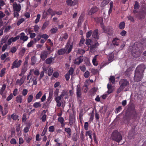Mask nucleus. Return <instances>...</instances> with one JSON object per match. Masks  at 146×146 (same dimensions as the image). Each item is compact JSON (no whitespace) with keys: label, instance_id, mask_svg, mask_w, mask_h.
<instances>
[{"label":"nucleus","instance_id":"f704fd0d","mask_svg":"<svg viewBox=\"0 0 146 146\" xmlns=\"http://www.w3.org/2000/svg\"><path fill=\"white\" fill-rule=\"evenodd\" d=\"M110 0H104L101 3V7H104L107 4H108L110 2Z\"/></svg>","mask_w":146,"mask_h":146},{"label":"nucleus","instance_id":"2f4dec72","mask_svg":"<svg viewBox=\"0 0 146 146\" xmlns=\"http://www.w3.org/2000/svg\"><path fill=\"white\" fill-rule=\"evenodd\" d=\"M42 104L40 102H35L33 104V106L35 108H40Z\"/></svg>","mask_w":146,"mask_h":146},{"label":"nucleus","instance_id":"69168bd1","mask_svg":"<svg viewBox=\"0 0 146 146\" xmlns=\"http://www.w3.org/2000/svg\"><path fill=\"white\" fill-rule=\"evenodd\" d=\"M17 49L15 47H14L11 48L10 52L12 53H15L17 51Z\"/></svg>","mask_w":146,"mask_h":146},{"label":"nucleus","instance_id":"a211bd4d","mask_svg":"<svg viewBox=\"0 0 146 146\" xmlns=\"http://www.w3.org/2000/svg\"><path fill=\"white\" fill-rule=\"evenodd\" d=\"M81 92L80 86L78 85L76 89V95L78 98H80L81 95Z\"/></svg>","mask_w":146,"mask_h":146},{"label":"nucleus","instance_id":"aec40b11","mask_svg":"<svg viewBox=\"0 0 146 146\" xmlns=\"http://www.w3.org/2000/svg\"><path fill=\"white\" fill-rule=\"evenodd\" d=\"M98 31V29L95 30L92 34V37L98 40L99 39Z\"/></svg>","mask_w":146,"mask_h":146},{"label":"nucleus","instance_id":"4be33fe9","mask_svg":"<svg viewBox=\"0 0 146 146\" xmlns=\"http://www.w3.org/2000/svg\"><path fill=\"white\" fill-rule=\"evenodd\" d=\"M27 66H23L22 68L21 73L19 74V76H22L23 75L27 70Z\"/></svg>","mask_w":146,"mask_h":146},{"label":"nucleus","instance_id":"4468645a","mask_svg":"<svg viewBox=\"0 0 146 146\" xmlns=\"http://www.w3.org/2000/svg\"><path fill=\"white\" fill-rule=\"evenodd\" d=\"M94 21L97 23H99L100 24L101 28H103V18L101 17H95L94 18Z\"/></svg>","mask_w":146,"mask_h":146},{"label":"nucleus","instance_id":"58836bf2","mask_svg":"<svg viewBox=\"0 0 146 146\" xmlns=\"http://www.w3.org/2000/svg\"><path fill=\"white\" fill-rule=\"evenodd\" d=\"M33 95H30L27 98V102L28 103H30L33 100Z\"/></svg>","mask_w":146,"mask_h":146},{"label":"nucleus","instance_id":"09e8293b","mask_svg":"<svg viewBox=\"0 0 146 146\" xmlns=\"http://www.w3.org/2000/svg\"><path fill=\"white\" fill-rule=\"evenodd\" d=\"M13 16L14 17L18 18L19 16V13L20 11H13Z\"/></svg>","mask_w":146,"mask_h":146},{"label":"nucleus","instance_id":"bb28decb","mask_svg":"<svg viewBox=\"0 0 146 146\" xmlns=\"http://www.w3.org/2000/svg\"><path fill=\"white\" fill-rule=\"evenodd\" d=\"M112 43L115 46H118L119 45V39L117 38H114L112 40Z\"/></svg>","mask_w":146,"mask_h":146},{"label":"nucleus","instance_id":"680f3d73","mask_svg":"<svg viewBox=\"0 0 146 146\" xmlns=\"http://www.w3.org/2000/svg\"><path fill=\"white\" fill-rule=\"evenodd\" d=\"M74 71V69L72 67L70 68L69 70L68 71V74L71 75H72Z\"/></svg>","mask_w":146,"mask_h":146},{"label":"nucleus","instance_id":"f3484780","mask_svg":"<svg viewBox=\"0 0 146 146\" xmlns=\"http://www.w3.org/2000/svg\"><path fill=\"white\" fill-rule=\"evenodd\" d=\"M24 139L27 143H29L32 139V137L29 136L28 134H24Z\"/></svg>","mask_w":146,"mask_h":146},{"label":"nucleus","instance_id":"052dcab7","mask_svg":"<svg viewBox=\"0 0 146 146\" xmlns=\"http://www.w3.org/2000/svg\"><path fill=\"white\" fill-rule=\"evenodd\" d=\"M36 62V58L35 56H33L31 58V64L34 65Z\"/></svg>","mask_w":146,"mask_h":146},{"label":"nucleus","instance_id":"f03ea898","mask_svg":"<svg viewBox=\"0 0 146 146\" xmlns=\"http://www.w3.org/2000/svg\"><path fill=\"white\" fill-rule=\"evenodd\" d=\"M142 44L140 42H136L133 46L132 50V56L135 58L139 57L143 50Z\"/></svg>","mask_w":146,"mask_h":146},{"label":"nucleus","instance_id":"6e6552de","mask_svg":"<svg viewBox=\"0 0 146 146\" xmlns=\"http://www.w3.org/2000/svg\"><path fill=\"white\" fill-rule=\"evenodd\" d=\"M51 52V51H48L46 50L42 51L40 56V57L43 61L47 57L48 55Z\"/></svg>","mask_w":146,"mask_h":146},{"label":"nucleus","instance_id":"de8ad7c7","mask_svg":"<svg viewBox=\"0 0 146 146\" xmlns=\"http://www.w3.org/2000/svg\"><path fill=\"white\" fill-rule=\"evenodd\" d=\"M29 58L28 56L26 57L25 61L24 62L23 65V66H27Z\"/></svg>","mask_w":146,"mask_h":146},{"label":"nucleus","instance_id":"13d9d810","mask_svg":"<svg viewBox=\"0 0 146 146\" xmlns=\"http://www.w3.org/2000/svg\"><path fill=\"white\" fill-rule=\"evenodd\" d=\"M41 38H43L46 40L48 38L49 36L46 34H44L41 35Z\"/></svg>","mask_w":146,"mask_h":146},{"label":"nucleus","instance_id":"393cba45","mask_svg":"<svg viewBox=\"0 0 146 146\" xmlns=\"http://www.w3.org/2000/svg\"><path fill=\"white\" fill-rule=\"evenodd\" d=\"M64 131L68 133V137L70 138L71 135V130L69 127L65 128Z\"/></svg>","mask_w":146,"mask_h":146},{"label":"nucleus","instance_id":"bf43d9fd","mask_svg":"<svg viewBox=\"0 0 146 146\" xmlns=\"http://www.w3.org/2000/svg\"><path fill=\"white\" fill-rule=\"evenodd\" d=\"M83 21V18L82 16H80L78 21V24H80Z\"/></svg>","mask_w":146,"mask_h":146},{"label":"nucleus","instance_id":"4c0bfd02","mask_svg":"<svg viewBox=\"0 0 146 146\" xmlns=\"http://www.w3.org/2000/svg\"><path fill=\"white\" fill-rule=\"evenodd\" d=\"M11 118L14 120H16L19 117V116L15 113H13L11 115Z\"/></svg>","mask_w":146,"mask_h":146},{"label":"nucleus","instance_id":"39448f33","mask_svg":"<svg viewBox=\"0 0 146 146\" xmlns=\"http://www.w3.org/2000/svg\"><path fill=\"white\" fill-rule=\"evenodd\" d=\"M103 28H102L104 33H106L108 35H113V28L111 27L108 26L105 27L103 25Z\"/></svg>","mask_w":146,"mask_h":146},{"label":"nucleus","instance_id":"4d7b16f0","mask_svg":"<svg viewBox=\"0 0 146 146\" xmlns=\"http://www.w3.org/2000/svg\"><path fill=\"white\" fill-rule=\"evenodd\" d=\"M11 38L13 42H15L19 38L20 36L19 35H18L15 37H12Z\"/></svg>","mask_w":146,"mask_h":146},{"label":"nucleus","instance_id":"864d4df0","mask_svg":"<svg viewBox=\"0 0 146 146\" xmlns=\"http://www.w3.org/2000/svg\"><path fill=\"white\" fill-rule=\"evenodd\" d=\"M25 20L24 18H21L19 20L17 21V26L23 23L24 21Z\"/></svg>","mask_w":146,"mask_h":146},{"label":"nucleus","instance_id":"412c9836","mask_svg":"<svg viewBox=\"0 0 146 146\" xmlns=\"http://www.w3.org/2000/svg\"><path fill=\"white\" fill-rule=\"evenodd\" d=\"M83 59L81 58V56L75 59L74 63L75 64L79 65L83 61Z\"/></svg>","mask_w":146,"mask_h":146},{"label":"nucleus","instance_id":"f8f14e48","mask_svg":"<svg viewBox=\"0 0 146 146\" xmlns=\"http://www.w3.org/2000/svg\"><path fill=\"white\" fill-rule=\"evenodd\" d=\"M13 11H20L21 9V5L17 4L16 2H14L13 4Z\"/></svg>","mask_w":146,"mask_h":146},{"label":"nucleus","instance_id":"b1692460","mask_svg":"<svg viewBox=\"0 0 146 146\" xmlns=\"http://www.w3.org/2000/svg\"><path fill=\"white\" fill-rule=\"evenodd\" d=\"M54 60V58L50 57L46 59L45 60V62L47 64H50Z\"/></svg>","mask_w":146,"mask_h":146},{"label":"nucleus","instance_id":"e433bc0d","mask_svg":"<svg viewBox=\"0 0 146 146\" xmlns=\"http://www.w3.org/2000/svg\"><path fill=\"white\" fill-rule=\"evenodd\" d=\"M64 119L62 117H60L58 118V121L60 122L61 124L62 125V127L64 126L65 124L64 123Z\"/></svg>","mask_w":146,"mask_h":146},{"label":"nucleus","instance_id":"8fccbe9b","mask_svg":"<svg viewBox=\"0 0 146 146\" xmlns=\"http://www.w3.org/2000/svg\"><path fill=\"white\" fill-rule=\"evenodd\" d=\"M48 128L47 127H45L43 131H42V133L41 134V136H44L45 135L47 131Z\"/></svg>","mask_w":146,"mask_h":146},{"label":"nucleus","instance_id":"6e6d98bb","mask_svg":"<svg viewBox=\"0 0 146 146\" xmlns=\"http://www.w3.org/2000/svg\"><path fill=\"white\" fill-rule=\"evenodd\" d=\"M91 40L89 38H87L86 40V44L87 46L91 45Z\"/></svg>","mask_w":146,"mask_h":146},{"label":"nucleus","instance_id":"3c124183","mask_svg":"<svg viewBox=\"0 0 146 146\" xmlns=\"http://www.w3.org/2000/svg\"><path fill=\"white\" fill-rule=\"evenodd\" d=\"M42 94V93L41 91H39L36 95L35 96V98L36 99H39L40 98Z\"/></svg>","mask_w":146,"mask_h":146},{"label":"nucleus","instance_id":"37998d69","mask_svg":"<svg viewBox=\"0 0 146 146\" xmlns=\"http://www.w3.org/2000/svg\"><path fill=\"white\" fill-rule=\"evenodd\" d=\"M49 24V22L48 21H46L44 23L42 27V29L44 30L48 26Z\"/></svg>","mask_w":146,"mask_h":146},{"label":"nucleus","instance_id":"f257e3e1","mask_svg":"<svg viewBox=\"0 0 146 146\" xmlns=\"http://www.w3.org/2000/svg\"><path fill=\"white\" fill-rule=\"evenodd\" d=\"M145 68V65L143 64H141L138 66L134 73V80L135 81L138 82L141 80L143 77V73Z\"/></svg>","mask_w":146,"mask_h":146},{"label":"nucleus","instance_id":"9d476101","mask_svg":"<svg viewBox=\"0 0 146 146\" xmlns=\"http://www.w3.org/2000/svg\"><path fill=\"white\" fill-rule=\"evenodd\" d=\"M98 8L96 6H93L89 11L88 13V15H91L94 14L98 11Z\"/></svg>","mask_w":146,"mask_h":146},{"label":"nucleus","instance_id":"2eb2a0df","mask_svg":"<svg viewBox=\"0 0 146 146\" xmlns=\"http://www.w3.org/2000/svg\"><path fill=\"white\" fill-rule=\"evenodd\" d=\"M135 130L134 129H132L129 132L128 134L129 138L130 139H134L135 137Z\"/></svg>","mask_w":146,"mask_h":146},{"label":"nucleus","instance_id":"e2e57ef3","mask_svg":"<svg viewBox=\"0 0 146 146\" xmlns=\"http://www.w3.org/2000/svg\"><path fill=\"white\" fill-rule=\"evenodd\" d=\"M28 90L27 89H25L23 90L22 91V95L24 96H26L27 94Z\"/></svg>","mask_w":146,"mask_h":146},{"label":"nucleus","instance_id":"ea45409f","mask_svg":"<svg viewBox=\"0 0 146 146\" xmlns=\"http://www.w3.org/2000/svg\"><path fill=\"white\" fill-rule=\"evenodd\" d=\"M92 131L91 130H89L86 132V136H89L90 138L92 139Z\"/></svg>","mask_w":146,"mask_h":146},{"label":"nucleus","instance_id":"7ed1b4c3","mask_svg":"<svg viewBox=\"0 0 146 146\" xmlns=\"http://www.w3.org/2000/svg\"><path fill=\"white\" fill-rule=\"evenodd\" d=\"M126 114L130 118L136 119L137 117V114L135 109L134 105L132 103H130L128 106Z\"/></svg>","mask_w":146,"mask_h":146},{"label":"nucleus","instance_id":"c03bdc74","mask_svg":"<svg viewBox=\"0 0 146 146\" xmlns=\"http://www.w3.org/2000/svg\"><path fill=\"white\" fill-rule=\"evenodd\" d=\"M32 70H30V72L28 74L27 76V80H29V78L30 77V80L32 79L33 78V74H31V71Z\"/></svg>","mask_w":146,"mask_h":146},{"label":"nucleus","instance_id":"603ef678","mask_svg":"<svg viewBox=\"0 0 146 146\" xmlns=\"http://www.w3.org/2000/svg\"><path fill=\"white\" fill-rule=\"evenodd\" d=\"M40 16V15L39 14H38L37 15L36 18L35 20V23L37 24L39 22Z\"/></svg>","mask_w":146,"mask_h":146},{"label":"nucleus","instance_id":"7c9ffc66","mask_svg":"<svg viewBox=\"0 0 146 146\" xmlns=\"http://www.w3.org/2000/svg\"><path fill=\"white\" fill-rule=\"evenodd\" d=\"M85 41V39L84 38L83 36H82L79 44V46L81 47L83 46L84 44Z\"/></svg>","mask_w":146,"mask_h":146},{"label":"nucleus","instance_id":"423d86ee","mask_svg":"<svg viewBox=\"0 0 146 146\" xmlns=\"http://www.w3.org/2000/svg\"><path fill=\"white\" fill-rule=\"evenodd\" d=\"M22 61L21 60H18V59H16L13 62L12 66H11V69H13L15 68H19L22 63Z\"/></svg>","mask_w":146,"mask_h":146},{"label":"nucleus","instance_id":"c85d7f7f","mask_svg":"<svg viewBox=\"0 0 146 146\" xmlns=\"http://www.w3.org/2000/svg\"><path fill=\"white\" fill-rule=\"evenodd\" d=\"M6 86V85L5 84H4L3 85L2 87L0 89V94L2 96L3 95V92H4L5 90Z\"/></svg>","mask_w":146,"mask_h":146},{"label":"nucleus","instance_id":"72a5a7b5","mask_svg":"<svg viewBox=\"0 0 146 146\" xmlns=\"http://www.w3.org/2000/svg\"><path fill=\"white\" fill-rule=\"evenodd\" d=\"M97 55H96L93 58L92 60V63L95 66H97L98 65V62L96 61L97 56Z\"/></svg>","mask_w":146,"mask_h":146},{"label":"nucleus","instance_id":"c756f323","mask_svg":"<svg viewBox=\"0 0 146 146\" xmlns=\"http://www.w3.org/2000/svg\"><path fill=\"white\" fill-rule=\"evenodd\" d=\"M30 70H32L31 71V74H33L32 73H33L36 76V77H37L38 75L40 74L39 71L38 69H31Z\"/></svg>","mask_w":146,"mask_h":146},{"label":"nucleus","instance_id":"0e129e2a","mask_svg":"<svg viewBox=\"0 0 146 146\" xmlns=\"http://www.w3.org/2000/svg\"><path fill=\"white\" fill-rule=\"evenodd\" d=\"M13 95L12 93H11L9 96L7 98L6 100L7 101H9L13 98Z\"/></svg>","mask_w":146,"mask_h":146},{"label":"nucleus","instance_id":"a18cd8bd","mask_svg":"<svg viewBox=\"0 0 146 146\" xmlns=\"http://www.w3.org/2000/svg\"><path fill=\"white\" fill-rule=\"evenodd\" d=\"M37 77H36L35 76H33L32 79V80L33 81V85H35L37 84Z\"/></svg>","mask_w":146,"mask_h":146},{"label":"nucleus","instance_id":"6ab92c4d","mask_svg":"<svg viewBox=\"0 0 146 146\" xmlns=\"http://www.w3.org/2000/svg\"><path fill=\"white\" fill-rule=\"evenodd\" d=\"M62 37H60L59 38V40L61 41L67 40L68 37V35L66 33H65L62 34Z\"/></svg>","mask_w":146,"mask_h":146},{"label":"nucleus","instance_id":"cd10ccee","mask_svg":"<svg viewBox=\"0 0 146 146\" xmlns=\"http://www.w3.org/2000/svg\"><path fill=\"white\" fill-rule=\"evenodd\" d=\"M145 13L143 11L139 12L137 14V16L139 19H141L145 17Z\"/></svg>","mask_w":146,"mask_h":146},{"label":"nucleus","instance_id":"9b49d317","mask_svg":"<svg viewBox=\"0 0 146 146\" xmlns=\"http://www.w3.org/2000/svg\"><path fill=\"white\" fill-rule=\"evenodd\" d=\"M78 2V0H66V2L68 6H72L76 5Z\"/></svg>","mask_w":146,"mask_h":146},{"label":"nucleus","instance_id":"5fc2aeb1","mask_svg":"<svg viewBox=\"0 0 146 146\" xmlns=\"http://www.w3.org/2000/svg\"><path fill=\"white\" fill-rule=\"evenodd\" d=\"M109 79L110 81L111 82L112 84L114 83L115 80L114 76H111Z\"/></svg>","mask_w":146,"mask_h":146},{"label":"nucleus","instance_id":"a19ab883","mask_svg":"<svg viewBox=\"0 0 146 146\" xmlns=\"http://www.w3.org/2000/svg\"><path fill=\"white\" fill-rule=\"evenodd\" d=\"M125 24L124 22H121L119 24V28L122 30L123 29L125 28Z\"/></svg>","mask_w":146,"mask_h":146},{"label":"nucleus","instance_id":"a878e982","mask_svg":"<svg viewBox=\"0 0 146 146\" xmlns=\"http://www.w3.org/2000/svg\"><path fill=\"white\" fill-rule=\"evenodd\" d=\"M133 70L131 68H128L127 69L125 72V75L126 76H130V74L132 73Z\"/></svg>","mask_w":146,"mask_h":146},{"label":"nucleus","instance_id":"79ce46f5","mask_svg":"<svg viewBox=\"0 0 146 146\" xmlns=\"http://www.w3.org/2000/svg\"><path fill=\"white\" fill-rule=\"evenodd\" d=\"M6 69L5 68H3L1 69V73L0 74V76L2 77L5 74Z\"/></svg>","mask_w":146,"mask_h":146},{"label":"nucleus","instance_id":"ddd939ff","mask_svg":"<svg viewBox=\"0 0 146 146\" xmlns=\"http://www.w3.org/2000/svg\"><path fill=\"white\" fill-rule=\"evenodd\" d=\"M26 78V76H23L20 79H18L17 80L16 84L21 86L24 82Z\"/></svg>","mask_w":146,"mask_h":146},{"label":"nucleus","instance_id":"1a4fd4ad","mask_svg":"<svg viewBox=\"0 0 146 146\" xmlns=\"http://www.w3.org/2000/svg\"><path fill=\"white\" fill-rule=\"evenodd\" d=\"M111 138L113 140L119 143V132L117 130H115L113 132Z\"/></svg>","mask_w":146,"mask_h":146},{"label":"nucleus","instance_id":"338daca9","mask_svg":"<svg viewBox=\"0 0 146 146\" xmlns=\"http://www.w3.org/2000/svg\"><path fill=\"white\" fill-rule=\"evenodd\" d=\"M139 7L140 6L139 3L137 1H136L134 6V8L135 9H138L139 8Z\"/></svg>","mask_w":146,"mask_h":146},{"label":"nucleus","instance_id":"dca6fc26","mask_svg":"<svg viewBox=\"0 0 146 146\" xmlns=\"http://www.w3.org/2000/svg\"><path fill=\"white\" fill-rule=\"evenodd\" d=\"M19 36L20 40H23L24 42L27 40L29 38L28 36H25V34L23 32L21 33Z\"/></svg>","mask_w":146,"mask_h":146},{"label":"nucleus","instance_id":"49530a36","mask_svg":"<svg viewBox=\"0 0 146 146\" xmlns=\"http://www.w3.org/2000/svg\"><path fill=\"white\" fill-rule=\"evenodd\" d=\"M58 29L56 27L53 28L50 30V31L52 33L54 34L56 33Z\"/></svg>","mask_w":146,"mask_h":146},{"label":"nucleus","instance_id":"c9c22d12","mask_svg":"<svg viewBox=\"0 0 146 146\" xmlns=\"http://www.w3.org/2000/svg\"><path fill=\"white\" fill-rule=\"evenodd\" d=\"M9 56L8 52H5L1 55L0 58L2 60H4L6 57Z\"/></svg>","mask_w":146,"mask_h":146},{"label":"nucleus","instance_id":"774afa93","mask_svg":"<svg viewBox=\"0 0 146 146\" xmlns=\"http://www.w3.org/2000/svg\"><path fill=\"white\" fill-rule=\"evenodd\" d=\"M48 130L50 132H53L54 131V126H50L48 128Z\"/></svg>","mask_w":146,"mask_h":146},{"label":"nucleus","instance_id":"5701e85b","mask_svg":"<svg viewBox=\"0 0 146 146\" xmlns=\"http://www.w3.org/2000/svg\"><path fill=\"white\" fill-rule=\"evenodd\" d=\"M22 97V96L21 95L17 96L16 98V101L18 103H21L23 101Z\"/></svg>","mask_w":146,"mask_h":146},{"label":"nucleus","instance_id":"20e7f679","mask_svg":"<svg viewBox=\"0 0 146 146\" xmlns=\"http://www.w3.org/2000/svg\"><path fill=\"white\" fill-rule=\"evenodd\" d=\"M119 84L120 86L119 87V92L123 90L126 86L129 85V81L126 79H121L119 81Z\"/></svg>","mask_w":146,"mask_h":146},{"label":"nucleus","instance_id":"0eeeda50","mask_svg":"<svg viewBox=\"0 0 146 146\" xmlns=\"http://www.w3.org/2000/svg\"><path fill=\"white\" fill-rule=\"evenodd\" d=\"M73 42L70 44V39H69L66 45V49L67 50L68 53L70 52L73 48Z\"/></svg>","mask_w":146,"mask_h":146},{"label":"nucleus","instance_id":"473e14b6","mask_svg":"<svg viewBox=\"0 0 146 146\" xmlns=\"http://www.w3.org/2000/svg\"><path fill=\"white\" fill-rule=\"evenodd\" d=\"M65 52V49L64 48H62L58 50L57 53L59 55H61L64 54Z\"/></svg>","mask_w":146,"mask_h":146}]
</instances>
